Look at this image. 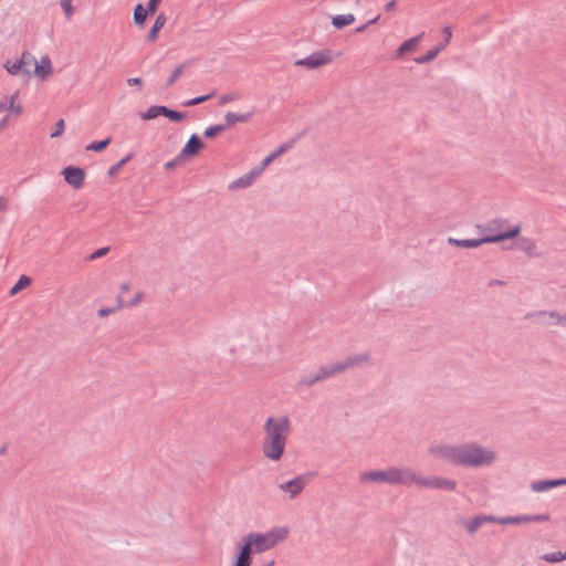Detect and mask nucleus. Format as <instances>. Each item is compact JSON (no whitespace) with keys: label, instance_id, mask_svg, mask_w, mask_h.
I'll return each mask as SVG.
<instances>
[{"label":"nucleus","instance_id":"6ab92c4d","mask_svg":"<svg viewBox=\"0 0 566 566\" xmlns=\"http://www.w3.org/2000/svg\"><path fill=\"white\" fill-rule=\"evenodd\" d=\"M559 485H566V479L534 481L531 484V489L534 492H543V491H546L548 489L556 488Z\"/></svg>","mask_w":566,"mask_h":566},{"label":"nucleus","instance_id":"79ce46f5","mask_svg":"<svg viewBox=\"0 0 566 566\" xmlns=\"http://www.w3.org/2000/svg\"><path fill=\"white\" fill-rule=\"evenodd\" d=\"M108 250H109V248H107V247L97 249L95 252H93L90 255V260H95V259L104 256L108 252Z\"/></svg>","mask_w":566,"mask_h":566},{"label":"nucleus","instance_id":"f3484780","mask_svg":"<svg viewBox=\"0 0 566 566\" xmlns=\"http://www.w3.org/2000/svg\"><path fill=\"white\" fill-rule=\"evenodd\" d=\"M242 545L240 547L239 554L237 556V560L234 566H250L252 563V553L253 548L249 543L241 542Z\"/></svg>","mask_w":566,"mask_h":566},{"label":"nucleus","instance_id":"2f4dec72","mask_svg":"<svg viewBox=\"0 0 566 566\" xmlns=\"http://www.w3.org/2000/svg\"><path fill=\"white\" fill-rule=\"evenodd\" d=\"M541 558L547 563H558L566 559V552L547 553L544 554Z\"/></svg>","mask_w":566,"mask_h":566},{"label":"nucleus","instance_id":"4468645a","mask_svg":"<svg viewBox=\"0 0 566 566\" xmlns=\"http://www.w3.org/2000/svg\"><path fill=\"white\" fill-rule=\"evenodd\" d=\"M32 67L34 75L41 81L46 80L53 73V65L49 55H43L40 61L35 60Z\"/></svg>","mask_w":566,"mask_h":566},{"label":"nucleus","instance_id":"8fccbe9b","mask_svg":"<svg viewBox=\"0 0 566 566\" xmlns=\"http://www.w3.org/2000/svg\"><path fill=\"white\" fill-rule=\"evenodd\" d=\"M12 116V114H7L1 120H0V129L4 128L7 126V124L9 123L10 120V117Z\"/></svg>","mask_w":566,"mask_h":566},{"label":"nucleus","instance_id":"c9c22d12","mask_svg":"<svg viewBox=\"0 0 566 566\" xmlns=\"http://www.w3.org/2000/svg\"><path fill=\"white\" fill-rule=\"evenodd\" d=\"M65 130L64 119H59L55 124L54 130L50 134L51 138L60 137Z\"/></svg>","mask_w":566,"mask_h":566},{"label":"nucleus","instance_id":"cd10ccee","mask_svg":"<svg viewBox=\"0 0 566 566\" xmlns=\"http://www.w3.org/2000/svg\"><path fill=\"white\" fill-rule=\"evenodd\" d=\"M31 283H32L31 277H29L28 275H21L19 277V280L15 282V284L11 287V290L9 292L10 295L12 296V295L18 294L21 290L30 286Z\"/></svg>","mask_w":566,"mask_h":566},{"label":"nucleus","instance_id":"412c9836","mask_svg":"<svg viewBox=\"0 0 566 566\" xmlns=\"http://www.w3.org/2000/svg\"><path fill=\"white\" fill-rule=\"evenodd\" d=\"M423 33L410 38L409 40H406L396 51V57L400 59L406 53L415 51L416 46L418 45L419 41L421 40Z\"/></svg>","mask_w":566,"mask_h":566},{"label":"nucleus","instance_id":"4c0bfd02","mask_svg":"<svg viewBox=\"0 0 566 566\" xmlns=\"http://www.w3.org/2000/svg\"><path fill=\"white\" fill-rule=\"evenodd\" d=\"M130 159V156H126L125 158L120 159L117 164L112 166L108 170V176H115L118 170Z\"/></svg>","mask_w":566,"mask_h":566},{"label":"nucleus","instance_id":"a878e982","mask_svg":"<svg viewBox=\"0 0 566 566\" xmlns=\"http://www.w3.org/2000/svg\"><path fill=\"white\" fill-rule=\"evenodd\" d=\"M355 21V17L353 14H339L335 15L332 19V24L336 29H343L349 24H352Z\"/></svg>","mask_w":566,"mask_h":566},{"label":"nucleus","instance_id":"0eeeda50","mask_svg":"<svg viewBox=\"0 0 566 566\" xmlns=\"http://www.w3.org/2000/svg\"><path fill=\"white\" fill-rule=\"evenodd\" d=\"M129 289L130 287H129L128 284H123L122 285V291H120V293L117 296V302H118L117 307H104V308H101V310H98V316L99 317H106V316L113 314L117 308L125 307V306H132V305L137 304L139 302V300L142 298V293L140 292H136L133 297H128L126 295V293L129 291Z\"/></svg>","mask_w":566,"mask_h":566},{"label":"nucleus","instance_id":"f03ea898","mask_svg":"<svg viewBox=\"0 0 566 566\" xmlns=\"http://www.w3.org/2000/svg\"><path fill=\"white\" fill-rule=\"evenodd\" d=\"M263 429V455L272 461H279L284 453L286 441L291 432L290 420L287 417H269Z\"/></svg>","mask_w":566,"mask_h":566},{"label":"nucleus","instance_id":"c756f323","mask_svg":"<svg viewBox=\"0 0 566 566\" xmlns=\"http://www.w3.org/2000/svg\"><path fill=\"white\" fill-rule=\"evenodd\" d=\"M112 139L111 137H107L106 139L104 140H99V142H93L91 144H88L85 149L88 150V151H102L104 150L109 144H111Z\"/></svg>","mask_w":566,"mask_h":566},{"label":"nucleus","instance_id":"a19ab883","mask_svg":"<svg viewBox=\"0 0 566 566\" xmlns=\"http://www.w3.org/2000/svg\"><path fill=\"white\" fill-rule=\"evenodd\" d=\"M134 21L136 24L142 25V3H137L135 7Z\"/></svg>","mask_w":566,"mask_h":566},{"label":"nucleus","instance_id":"39448f33","mask_svg":"<svg viewBox=\"0 0 566 566\" xmlns=\"http://www.w3.org/2000/svg\"><path fill=\"white\" fill-rule=\"evenodd\" d=\"M521 231L520 226H515L512 229H510L506 232L503 233H495V234H489L486 237L480 238V239H449V242L451 244H454L460 248L471 249L476 248L483 243H492V242H500L506 239L515 238Z\"/></svg>","mask_w":566,"mask_h":566},{"label":"nucleus","instance_id":"6e6d98bb","mask_svg":"<svg viewBox=\"0 0 566 566\" xmlns=\"http://www.w3.org/2000/svg\"><path fill=\"white\" fill-rule=\"evenodd\" d=\"M271 163V160L269 159V157H265L262 161V168L268 166L269 164Z\"/></svg>","mask_w":566,"mask_h":566},{"label":"nucleus","instance_id":"72a5a7b5","mask_svg":"<svg viewBox=\"0 0 566 566\" xmlns=\"http://www.w3.org/2000/svg\"><path fill=\"white\" fill-rule=\"evenodd\" d=\"M186 65H187V63L180 64L172 71V73L170 74V76L167 81V86H171L179 78V76L182 74Z\"/></svg>","mask_w":566,"mask_h":566},{"label":"nucleus","instance_id":"37998d69","mask_svg":"<svg viewBox=\"0 0 566 566\" xmlns=\"http://www.w3.org/2000/svg\"><path fill=\"white\" fill-rule=\"evenodd\" d=\"M443 35H444V41L441 44H446V46H447L449 44L450 40H451V36H452V31H451L450 27H444L443 28Z\"/></svg>","mask_w":566,"mask_h":566},{"label":"nucleus","instance_id":"6e6552de","mask_svg":"<svg viewBox=\"0 0 566 566\" xmlns=\"http://www.w3.org/2000/svg\"><path fill=\"white\" fill-rule=\"evenodd\" d=\"M23 109L19 90L14 91L12 94L0 97V114L8 112V114H12L13 116H20Z\"/></svg>","mask_w":566,"mask_h":566},{"label":"nucleus","instance_id":"f704fd0d","mask_svg":"<svg viewBox=\"0 0 566 566\" xmlns=\"http://www.w3.org/2000/svg\"><path fill=\"white\" fill-rule=\"evenodd\" d=\"M165 116L168 117L172 122H180L186 118L185 113H180V112H177V111H174L170 108L167 109Z\"/></svg>","mask_w":566,"mask_h":566},{"label":"nucleus","instance_id":"5fc2aeb1","mask_svg":"<svg viewBox=\"0 0 566 566\" xmlns=\"http://www.w3.org/2000/svg\"><path fill=\"white\" fill-rule=\"evenodd\" d=\"M268 157H269V159H270L271 161H273V160H274V159H276L279 156H277V154H276L275 151H273V153H271Z\"/></svg>","mask_w":566,"mask_h":566},{"label":"nucleus","instance_id":"7c9ffc66","mask_svg":"<svg viewBox=\"0 0 566 566\" xmlns=\"http://www.w3.org/2000/svg\"><path fill=\"white\" fill-rule=\"evenodd\" d=\"M226 129H228V125H224V124L212 125L205 130V137L212 138V137L217 136L219 133L224 132Z\"/></svg>","mask_w":566,"mask_h":566},{"label":"nucleus","instance_id":"603ef678","mask_svg":"<svg viewBox=\"0 0 566 566\" xmlns=\"http://www.w3.org/2000/svg\"><path fill=\"white\" fill-rule=\"evenodd\" d=\"M128 85H137L142 84V80L139 77H132L127 80Z\"/></svg>","mask_w":566,"mask_h":566},{"label":"nucleus","instance_id":"f8f14e48","mask_svg":"<svg viewBox=\"0 0 566 566\" xmlns=\"http://www.w3.org/2000/svg\"><path fill=\"white\" fill-rule=\"evenodd\" d=\"M500 520H496L494 516L492 515H476L475 517H473L472 520H464V518H461L459 521V524L462 525L467 532L470 534V535H473L476 533V531L484 524L486 523H494V522H497L499 523Z\"/></svg>","mask_w":566,"mask_h":566},{"label":"nucleus","instance_id":"ea45409f","mask_svg":"<svg viewBox=\"0 0 566 566\" xmlns=\"http://www.w3.org/2000/svg\"><path fill=\"white\" fill-rule=\"evenodd\" d=\"M502 224H503V221H501V220H494V221L490 222V224H489V228H488V229H489L490 231H494V233H493V234H495V233H503V232H506L507 230H505V231H502V230H501V226H502Z\"/></svg>","mask_w":566,"mask_h":566},{"label":"nucleus","instance_id":"aec40b11","mask_svg":"<svg viewBox=\"0 0 566 566\" xmlns=\"http://www.w3.org/2000/svg\"><path fill=\"white\" fill-rule=\"evenodd\" d=\"M549 520L548 514L542 515H527V516H518V517H506L501 518L499 521L500 524H510V523H520V522H545Z\"/></svg>","mask_w":566,"mask_h":566},{"label":"nucleus","instance_id":"2eb2a0df","mask_svg":"<svg viewBox=\"0 0 566 566\" xmlns=\"http://www.w3.org/2000/svg\"><path fill=\"white\" fill-rule=\"evenodd\" d=\"M305 484L306 478L304 475H298L291 481L280 484V489L290 493L291 497H295L303 491Z\"/></svg>","mask_w":566,"mask_h":566},{"label":"nucleus","instance_id":"864d4df0","mask_svg":"<svg viewBox=\"0 0 566 566\" xmlns=\"http://www.w3.org/2000/svg\"><path fill=\"white\" fill-rule=\"evenodd\" d=\"M268 157H269V159H270L271 161H273V160H274V159H276L279 156H277V154H276L275 151H273V153H271Z\"/></svg>","mask_w":566,"mask_h":566},{"label":"nucleus","instance_id":"5701e85b","mask_svg":"<svg viewBox=\"0 0 566 566\" xmlns=\"http://www.w3.org/2000/svg\"><path fill=\"white\" fill-rule=\"evenodd\" d=\"M166 20H167L166 15L164 13H160L156 18L154 25L151 27V29L149 30V32L147 34V40L148 41L154 42L157 39L158 32L165 25Z\"/></svg>","mask_w":566,"mask_h":566},{"label":"nucleus","instance_id":"9d476101","mask_svg":"<svg viewBox=\"0 0 566 566\" xmlns=\"http://www.w3.org/2000/svg\"><path fill=\"white\" fill-rule=\"evenodd\" d=\"M332 62V56L329 51H321V52H314L311 55L297 60L295 62L296 66H303L308 70L317 69L323 65L329 64Z\"/></svg>","mask_w":566,"mask_h":566},{"label":"nucleus","instance_id":"1a4fd4ad","mask_svg":"<svg viewBox=\"0 0 566 566\" xmlns=\"http://www.w3.org/2000/svg\"><path fill=\"white\" fill-rule=\"evenodd\" d=\"M413 484L423 486V488H431V489H444L449 491H454L457 488V483L453 480H448L443 478H422L415 473V480Z\"/></svg>","mask_w":566,"mask_h":566},{"label":"nucleus","instance_id":"13d9d810","mask_svg":"<svg viewBox=\"0 0 566 566\" xmlns=\"http://www.w3.org/2000/svg\"><path fill=\"white\" fill-rule=\"evenodd\" d=\"M264 566H274V560H270L268 564H265Z\"/></svg>","mask_w":566,"mask_h":566},{"label":"nucleus","instance_id":"9b49d317","mask_svg":"<svg viewBox=\"0 0 566 566\" xmlns=\"http://www.w3.org/2000/svg\"><path fill=\"white\" fill-rule=\"evenodd\" d=\"M62 175L66 184L74 189H80L84 184L85 171L82 168L69 166L62 170Z\"/></svg>","mask_w":566,"mask_h":566},{"label":"nucleus","instance_id":"20e7f679","mask_svg":"<svg viewBox=\"0 0 566 566\" xmlns=\"http://www.w3.org/2000/svg\"><path fill=\"white\" fill-rule=\"evenodd\" d=\"M286 527H275L268 533H250L242 537L241 542L249 543L254 552L261 553L273 548L277 543L287 537Z\"/></svg>","mask_w":566,"mask_h":566},{"label":"nucleus","instance_id":"ddd939ff","mask_svg":"<svg viewBox=\"0 0 566 566\" xmlns=\"http://www.w3.org/2000/svg\"><path fill=\"white\" fill-rule=\"evenodd\" d=\"M338 373H342V371L337 369V364H335L334 366H331V367H322L318 369V371L316 373V375L314 377L303 378L300 381V386H308V387L313 386L314 384H316L323 379H326L328 377H332Z\"/></svg>","mask_w":566,"mask_h":566},{"label":"nucleus","instance_id":"3c124183","mask_svg":"<svg viewBox=\"0 0 566 566\" xmlns=\"http://www.w3.org/2000/svg\"><path fill=\"white\" fill-rule=\"evenodd\" d=\"M397 7V1L396 0H391L389 1L387 4H386V10L387 11H392L395 10Z\"/></svg>","mask_w":566,"mask_h":566},{"label":"nucleus","instance_id":"b1692460","mask_svg":"<svg viewBox=\"0 0 566 566\" xmlns=\"http://www.w3.org/2000/svg\"><path fill=\"white\" fill-rule=\"evenodd\" d=\"M446 48V44H439L434 46L433 49L429 50L424 55H421L419 57H416L415 61L419 64H426L431 62L437 57V55L440 53L441 50Z\"/></svg>","mask_w":566,"mask_h":566},{"label":"nucleus","instance_id":"4be33fe9","mask_svg":"<svg viewBox=\"0 0 566 566\" xmlns=\"http://www.w3.org/2000/svg\"><path fill=\"white\" fill-rule=\"evenodd\" d=\"M252 116V113H245V114H237L232 112H228L224 116L226 123L224 125H228V128L232 126L235 123H247Z\"/></svg>","mask_w":566,"mask_h":566},{"label":"nucleus","instance_id":"f257e3e1","mask_svg":"<svg viewBox=\"0 0 566 566\" xmlns=\"http://www.w3.org/2000/svg\"><path fill=\"white\" fill-rule=\"evenodd\" d=\"M430 451L432 454L440 455L454 464L463 467L489 465L495 458L494 452L475 444L433 447Z\"/></svg>","mask_w":566,"mask_h":566},{"label":"nucleus","instance_id":"393cba45","mask_svg":"<svg viewBox=\"0 0 566 566\" xmlns=\"http://www.w3.org/2000/svg\"><path fill=\"white\" fill-rule=\"evenodd\" d=\"M259 175V171H251L250 174L243 176V177H240L239 179L234 180L230 188H245L248 186H250L254 178Z\"/></svg>","mask_w":566,"mask_h":566},{"label":"nucleus","instance_id":"58836bf2","mask_svg":"<svg viewBox=\"0 0 566 566\" xmlns=\"http://www.w3.org/2000/svg\"><path fill=\"white\" fill-rule=\"evenodd\" d=\"M212 96H213V93L203 95V96H198L192 99H189L188 102L185 103V105L186 106H195V105L201 104V103L210 99Z\"/></svg>","mask_w":566,"mask_h":566},{"label":"nucleus","instance_id":"a211bd4d","mask_svg":"<svg viewBox=\"0 0 566 566\" xmlns=\"http://www.w3.org/2000/svg\"><path fill=\"white\" fill-rule=\"evenodd\" d=\"M203 147V143L196 134L191 135L186 146L181 150V156H193Z\"/></svg>","mask_w":566,"mask_h":566},{"label":"nucleus","instance_id":"473e14b6","mask_svg":"<svg viewBox=\"0 0 566 566\" xmlns=\"http://www.w3.org/2000/svg\"><path fill=\"white\" fill-rule=\"evenodd\" d=\"M160 1L161 0H149L148 1L147 8L144 9V21L147 19V17L154 15L156 13Z\"/></svg>","mask_w":566,"mask_h":566},{"label":"nucleus","instance_id":"a18cd8bd","mask_svg":"<svg viewBox=\"0 0 566 566\" xmlns=\"http://www.w3.org/2000/svg\"><path fill=\"white\" fill-rule=\"evenodd\" d=\"M293 146V142L291 143H286V144H283L281 145L276 150L275 153L277 154V156L280 157L282 154H284L286 150H289L290 148H292Z\"/></svg>","mask_w":566,"mask_h":566},{"label":"nucleus","instance_id":"dca6fc26","mask_svg":"<svg viewBox=\"0 0 566 566\" xmlns=\"http://www.w3.org/2000/svg\"><path fill=\"white\" fill-rule=\"evenodd\" d=\"M369 361V354L363 353L359 355L348 356L344 361L337 363V369L342 373L347 370L348 368H353L355 366H359L361 364Z\"/></svg>","mask_w":566,"mask_h":566},{"label":"nucleus","instance_id":"c03bdc74","mask_svg":"<svg viewBox=\"0 0 566 566\" xmlns=\"http://www.w3.org/2000/svg\"><path fill=\"white\" fill-rule=\"evenodd\" d=\"M235 98H237L235 94H224L220 97L219 103L221 105L227 104V103L234 101Z\"/></svg>","mask_w":566,"mask_h":566},{"label":"nucleus","instance_id":"7ed1b4c3","mask_svg":"<svg viewBox=\"0 0 566 566\" xmlns=\"http://www.w3.org/2000/svg\"><path fill=\"white\" fill-rule=\"evenodd\" d=\"M363 480L386 482L390 484L411 485L413 484L415 472L407 468H389L387 470L367 472L363 475Z\"/></svg>","mask_w":566,"mask_h":566},{"label":"nucleus","instance_id":"4d7b16f0","mask_svg":"<svg viewBox=\"0 0 566 566\" xmlns=\"http://www.w3.org/2000/svg\"><path fill=\"white\" fill-rule=\"evenodd\" d=\"M172 166H174V161H169V163H167V164H166V167H167V168H170V167H172Z\"/></svg>","mask_w":566,"mask_h":566},{"label":"nucleus","instance_id":"e433bc0d","mask_svg":"<svg viewBox=\"0 0 566 566\" xmlns=\"http://www.w3.org/2000/svg\"><path fill=\"white\" fill-rule=\"evenodd\" d=\"M61 7H62L66 18L70 19L74 13L72 0H61Z\"/></svg>","mask_w":566,"mask_h":566},{"label":"nucleus","instance_id":"bb28decb","mask_svg":"<svg viewBox=\"0 0 566 566\" xmlns=\"http://www.w3.org/2000/svg\"><path fill=\"white\" fill-rule=\"evenodd\" d=\"M517 244H518V248L522 249L528 256L536 255V253H535L536 244H535L534 240H532L530 238H521L518 240Z\"/></svg>","mask_w":566,"mask_h":566},{"label":"nucleus","instance_id":"c85d7f7f","mask_svg":"<svg viewBox=\"0 0 566 566\" xmlns=\"http://www.w3.org/2000/svg\"><path fill=\"white\" fill-rule=\"evenodd\" d=\"M168 107L166 106H150L146 113H144V120L145 119H153L158 117L159 115L165 116Z\"/></svg>","mask_w":566,"mask_h":566},{"label":"nucleus","instance_id":"49530a36","mask_svg":"<svg viewBox=\"0 0 566 566\" xmlns=\"http://www.w3.org/2000/svg\"><path fill=\"white\" fill-rule=\"evenodd\" d=\"M378 19H379V15H377L376 18H374V19L369 20L366 24H364V25H361V27H358V28L356 29V32H363V31H365V30H366V28H367L368 25L376 23V22L378 21Z\"/></svg>","mask_w":566,"mask_h":566},{"label":"nucleus","instance_id":"09e8293b","mask_svg":"<svg viewBox=\"0 0 566 566\" xmlns=\"http://www.w3.org/2000/svg\"><path fill=\"white\" fill-rule=\"evenodd\" d=\"M9 208V201L3 196H0V211H7Z\"/></svg>","mask_w":566,"mask_h":566},{"label":"nucleus","instance_id":"de8ad7c7","mask_svg":"<svg viewBox=\"0 0 566 566\" xmlns=\"http://www.w3.org/2000/svg\"><path fill=\"white\" fill-rule=\"evenodd\" d=\"M549 315H551V317H555L559 324L566 326V316H560L559 314H557L555 312H551Z\"/></svg>","mask_w":566,"mask_h":566},{"label":"nucleus","instance_id":"423d86ee","mask_svg":"<svg viewBox=\"0 0 566 566\" xmlns=\"http://www.w3.org/2000/svg\"><path fill=\"white\" fill-rule=\"evenodd\" d=\"M34 63V55L29 51H23L19 59L7 60L3 63V67L10 75H23L29 78Z\"/></svg>","mask_w":566,"mask_h":566}]
</instances>
